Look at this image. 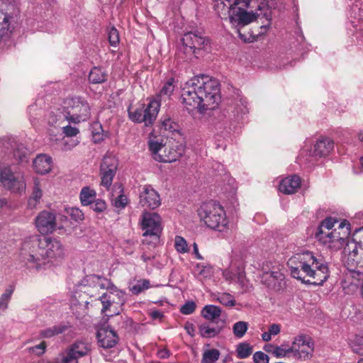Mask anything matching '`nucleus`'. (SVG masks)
I'll return each instance as SVG.
<instances>
[{
    "mask_svg": "<svg viewBox=\"0 0 363 363\" xmlns=\"http://www.w3.org/2000/svg\"><path fill=\"white\" fill-rule=\"evenodd\" d=\"M284 274L279 268H273L269 272H264L262 277V281L268 287L278 289L284 284Z\"/></svg>",
    "mask_w": 363,
    "mask_h": 363,
    "instance_id": "nucleus-23",
    "label": "nucleus"
},
{
    "mask_svg": "<svg viewBox=\"0 0 363 363\" xmlns=\"http://www.w3.org/2000/svg\"><path fill=\"white\" fill-rule=\"evenodd\" d=\"M69 347L79 358L88 355L91 350V343L84 340H78L70 345Z\"/></svg>",
    "mask_w": 363,
    "mask_h": 363,
    "instance_id": "nucleus-29",
    "label": "nucleus"
},
{
    "mask_svg": "<svg viewBox=\"0 0 363 363\" xmlns=\"http://www.w3.org/2000/svg\"><path fill=\"white\" fill-rule=\"evenodd\" d=\"M65 257V249L57 238L38 235L25 238L18 252L19 262L27 269L37 272L58 265Z\"/></svg>",
    "mask_w": 363,
    "mask_h": 363,
    "instance_id": "nucleus-1",
    "label": "nucleus"
},
{
    "mask_svg": "<svg viewBox=\"0 0 363 363\" xmlns=\"http://www.w3.org/2000/svg\"><path fill=\"white\" fill-rule=\"evenodd\" d=\"M149 150L152 154L153 159L157 162L159 161H169L174 160L172 157H162L161 152H164L166 147L162 142H159L157 140H155L150 137L148 140Z\"/></svg>",
    "mask_w": 363,
    "mask_h": 363,
    "instance_id": "nucleus-28",
    "label": "nucleus"
},
{
    "mask_svg": "<svg viewBox=\"0 0 363 363\" xmlns=\"http://www.w3.org/2000/svg\"><path fill=\"white\" fill-rule=\"evenodd\" d=\"M360 249L362 248L354 240L348 241L344 248L342 261L351 272L362 274L359 269L363 267V259L359 256Z\"/></svg>",
    "mask_w": 363,
    "mask_h": 363,
    "instance_id": "nucleus-14",
    "label": "nucleus"
},
{
    "mask_svg": "<svg viewBox=\"0 0 363 363\" xmlns=\"http://www.w3.org/2000/svg\"><path fill=\"white\" fill-rule=\"evenodd\" d=\"M79 198L83 206H89L96 199V192L89 186H84L81 190Z\"/></svg>",
    "mask_w": 363,
    "mask_h": 363,
    "instance_id": "nucleus-33",
    "label": "nucleus"
},
{
    "mask_svg": "<svg viewBox=\"0 0 363 363\" xmlns=\"http://www.w3.org/2000/svg\"><path fill=\"white\" fill-rule=\"evenodd\" d=\"M62 130L63 133L67 137H74L76 136L79 133V130L77 128L72 127L71 125H66L63 127Z\"/></svg>",
    "mask_w": 363,
    "mask_h": 363,
    "instance_id": "nucleus-61",
    "label": "nucleus"
},
{
    "mask_svg": "<svg viewBox=\"0 0 363 363\" xmlns=\"http://www.w3.org/2000/svg\"><path fill=\"white\" fill-rule=\"evenodd\" d=\"M118 189L119 190L118 192L120 194L114 200H113V205L118 208H124L127 205L128 200V198L124 194H123V189L121 187V186H119Z\"/></svg>",
    "mask_w": 363,
    "mask_h": 363,
    "instance_id": "nucleus-49",
    "label": "nucleus"
},
{
    "mask_svg": "<svg viewBox=\"0 0 363 363\" xmlns=\"http://www.w3.org/2000/svg\"><path fill=\"white\" fill-rule=\"evenodd\" d=\"M253 361L255 363H269V358L264 352L258 351L253 354Z\"/></svg>",
    "mask_w": 363,
    "mask_h": 363,
    "instance_id": "nucleus-59",
    "label": "nucleus"
},
{
    "mask_svg": "<svg viewBox=\"0 0 363 363\" xmlns=\"http://www.w3.org/2000/svg\"><path fill=\"white\" fill-rule=\"evenodd\" d=\"M63 108L66 112V119L74 123L86 121L91 116V106L82 96L67 98L63 102Z\"/></svg>",
    "mask_w": 363,
    "mask_h": 363,
    "instance_id": "nucleus-7",
    "label": "nucleus"
},
{
    "mask_svg": "<svg viewBox=\"0 0 363 363\" xmlns=\"http://www.w3.org/2000/svg\"><path fill=\"white\" fill-rule=\"evenodd\" d=\"M201 315L211 323L217 322V320L220 317L221 309L215 305H206L202 308Z\"/></svg>",
    "mask_w": 363,
    "mask_h": 363,
    "instance_id": "nucleus-30",
    "label": "nucleus"
},
{
    "mask_svg": "<svg viewBox=\"0 0 363 363\" xmlns=\"http://www.w3.org/2000/svg\"><path fill=\"white\" fill-rule=\"evenodd\" d=\"M106 78V73L99 67H94L89 74V81L91 84H101Z\"/></svg>",
    "mask_w": 363,
    "mask_h": 363,
    "instance_id": "nucleus-36",
    "label": "nucleus"
},
{
    "mask_svg": "<svg viewBox=\"0 0 363 363\" xmlns=\"http://www.w3.org/2000/svg\"><path fill=\"white\" fill-rule=\"evenodd\" d=\"M35 226L40 233H52L55 228L54 213L43 211L35 218Z\"/></svg>",
    "mask_w": 363,
    "mask_h": 363,
    "instance_id": "nucleus-21",
    "label": "nucleus"
},
{
    "mask_svg": "<svg viewBox=\"0 0 363 363\" xmlns=\"http://www.w3.org/2000/svg\"><path fill=\"white\" fill-rule=\"evenodd\" d=\"M150 287V284L149 280L147 279H140L137 281V283L132 286L130 291L135 294H138L146 290Z\"/></svg>",
    "mask_w": 363,
    "mask_h": 363,
    "instance_id": "nucleus-50",
    "label": "nucleus"
},
{
    "mask_svg": "<svg viewBox=\"0 0 363 363\" xmlns=\"http://www.w3.org/2000/svg\"><path fill=\"white\" fill-rule=\"evenodd\" d=\"M235 352L239 359H246L252 354L253 347L247 342H242L237 345Z\"/></svg>",
    "mask_w": 363,
    "mask_h": 363,
    "instance_id": "nucleus-37",
    "label": "nucleus"
},
{
    "mask_svg": "<svg viewBox=\"0 0 363 363\" xmlns=\"http://www.w3.org/2000/svg\"><path fill=\"white\" fill-rule=\"evenodd\" d=\"M108 289L106 292L98 293L96 300H99L102 304V313L113 316L120 313L121 307L125 302V294L116 287Z\"/></svg>",
    "mask_w": 363,
    "mask_h": 363,
    "instance_id": "nucleus-8",
    "label": "nucleus"
},
{
    "mask_svg": "<svg viewBox=\"0 0 363 363\" xmlns=\"http://www.w3.org/2000/svg\"><path fill=\"white\" fill-rule=\"evenodd\" d=\"M350 24L357 40L363 43V0H354L347 12Z\"/></svg>",
    "mask_w": 363,
    "mask_h": 363,
    "instance_id": "nucleus-15",
    "label": "nucleus"
},
{
    "mask_svg": "<svg viewBox=\"0 0 363 363\" xmlns=\"http://www.w3.org/2000/svg\"><path fill=\"white\" fill-rule=\"evenodd\" d=\"M143 115V111L142 109H136L133 112H129L130 120L136 123H145Z\"/></svg>",
    "mask_w": 363,
    "mask_h": 363,
    "instance_id": "nucleus-56",
    "label": "nucleus"
},
{
    "mask_svg": "<svg viewBox=\"0 0 363 363\" xmlns=\"http://www.w3.org/2000/svg\"><path fill=\"white\" fill-rule=\"evenodd\" d=\"M181 100L189 111L197 110L203 114L214 110L221 102L220 82L208 76L194 77L182 87Z\"/></svg>",
    "mask_w": 363,
    "mask_h": 363,
    "instance_id": "nucleus-2",
    "label": "nucleus"
},
{
    "mask_svg": "<svg viewBox=\"0 0 363 363\" xmlns=\"http://www.w3.org/2000/svg\"><path fill=\"white\" fill-rule=\"evenodd\" d=\"M174 88V79L170 78L164 84L163 86L162 87L157 96L160 99L158 101L160 102L161 101H165L166 100L169 99L173 94Z\"/></svg>",
    "mask_w": 363,
    "mask_h": 363,
    "instance_id": "nucleus-34",
    "label": "nucleus"
},
{
    "mask_svg": "<svg viewBox=\"0 0 363 363\" xmlns=\"http://www.w3.org/2000/svg\"><path fill=\"white\" fill-rule=\"evenodd\" d=\"M67 329V327L66 325L60 324L43 330L40 332V335L43 337L50 338L59 334L63 333L66 331Z\"/></svg>",
    "mask_w": 363,
    "mask_h": 363,
    "instance_id": "nucleus-39",
    "label": "nucleus"
},
{
    "mask_svg": "<svg viewBox=\"0 0 363 363\" xmlns=\"http://www.w3.org/2000/svg\"><path fill=\"white\" fill-rule=\"evenodd\" d=\"M118 167L117 159L111 155H106L101 162L100 172L102 186L107 189L111 186Z\"/></svg>",
    "mask_w": 363,
    "mask_h": 363,
    "instance_id": "nucleus-18",
    "label": "nucleus"
},
{
    "mask_svg": "<svg viewBox=\"0 0 363 363\" xmlns=\"http://www.w3.org/2000/svg\"><path fill=\"white\" fill-rule=\"evenodd\" d=\"M43 196L42 185L38 177L33 178V187L30 196L28 199V208H35L40 202Z\"/></svg>",
    "mask_w": 363,
    "mask_h": 363,
    "instance_id": "nucleus-26",
    "label": "nucleus"
},
{
    "mask_svg": "<svg viewBox=\"0 0 363 363\" xmlns=\"http://www.w3.org/2000/svg\"><path fill=\"white\" fill-rule=\"evenodd\" d=\"M182 41L184 52L188 55H196L200 50H207L209 45L208 39L199 30L185 33Z\"/></svg>",
    "mask_w": 363,
    "mask_h": 363,
    "instance_id": "nucleus-13",
    "label": "nucleus"
},
{
    "mask_svg": "<svg viewBox=\"0 0 363 363\" xmlns=\"http://www.w3.org/2000/svg\"><path fill=\"white\" fill-rule=\"evenodd\" d=\"M67 213L77 222L82 221L84 218L83 212L78 208L72 207L69 208Z\"/></svg>",
    "mask_w": 363,
    "mask_h": 363,
    "instance_id": "nucleus-55",
    "label": "nucleus"
},
{
    "mask_svg": "<svg viewBox=\"0 0 363 363\" xmlns=\"http://www.w3.org/2000/svg\"><path fill=\"white\" fill-rule=\"evenodd\" d=\"M52 167V157L48 155L40 154L33 160V168L38 174H45L50 172Z\"/></svg>",
    "mask_w": 363,
    "mask_h": 363,
    "instance_id": "nucleus-25",
    "label": "nucleus"
},
{
    "mask_svg": "<svg viewBox=\"0 0 363 363\" xmlns=\"http://www.w3.org/2000/svg\"><path fill=\"white\" fill-rule=\"evenodd\" d=\"M268 331L272 336L278 335L281 331V326L279 324L274 323L269 325Z\"/></svg>",
    "mask_w": 363,
    "mask_h": 363,
    "instance_id": "nucleus-62",
    "label": "nucleus"
},
{
    "mask_svg": "<svg viewBox=\"0 0 363 363\" xmlns=\"http://www.w3.org/2000/svg\"><path fill=\"white\" fill-rule=\"evenodd\" d=\"M13 294L12 289H6L0 297V315L5 312L9 308L11 295Z\"/></svg>",
    "mask_w": 363,
    "mask_h": 363,
    "instance_id": "nucleus-41",
    "label": "nucleus"
},
{
    "mask_svg": "<svg viewBox=\"0 0 363 363\" xmlns=\"http://www.w3.org/2000/svg\"><path fill=\"white\" fill-rule=\"evenodd\" d=\"M300 186L301 178L294 174L283 179L279 183V190L285 194H293Z\"/></svg>",
    "mask_w": 363,
    "mask_h": 363,
    "instance_id": "nucleus-24",
    "label": "nucleus"
},
{
    "mask_svg": "<svg viewBox=\"0 0 363 363\" xmlns=\"http://www.w3.org/2000/svg\"><path fill=\"white\" fill-rule=\"evenodd\" d=\"M248 328V323L245 321H238L233 326V334L238 338L242 337Z\"/></svg>",
    "mask_w": 363,
    "mask_h": 363,
    "instance_id": "nucleus-45",
    "label": "nucleus"
},
{
    "mask_svg": "<svg viewBox=\"0 0 363 363\" xmlns=\"http://www.w3.org/2000/svg\"><path fill=\"white\" fill-rule=\"evenodd\" d=\"M160 129L167 134L175 135L179 133V125L169 116H163L160 119Z\"/></svg>",
    "mask_w": 363,
    "mask_h": 363,
    "instance_id": "nucleus-31",
    "label": "nucleus"
},
{
    "mask_svg": "<svg viewBox=\"0 0 363 363\" xmlns=\"http://www.w3.org/2000/svg\"><path fill=\"white\" fill-rule=\"evenodd\" d=\"M228 3L232 23L244 26L261 15L269 19L267 0H228Z\"/></svg>",
    "mask_w": 363,
    "mask_h": 363,
    "instance_id": "nucleus-4",
    "label": "nucleus"
},
{
    "mask_svg": "<svg viewBox=\"0 0 363 363\" xmlns=\"http://www.w3.org/2000/svg\"><path fill=\"white\" fill-rule=\"evenodd\" d=\"M351 347L354 352L363 355V338L356 337L351 343Z\"/></svg>",
    "mask_w": 363,
    "mask_h": 363,
    "instance_id": "nucleus-52",
    "label": "nucleus"
},
{
    "mask_svg": "<svg viewBox=\"0 0 363 363\" xmlns=\"http://www.w3.org/2000/svg\"><path fill=\"white\" fill-rule=\"evenodd\" d=\"M235 114L238 118H242V116L248 113V108L245 99L240 97L239 100L236 101L234 105Z\"/></svg>",
    "mask_w": 363,
    "mask_h": 363,
    "instance_id": "nucleus-40",
    "label": "nucleus"
},
{
    "mask_svg": "<svg viewBox=\"0 0 363 363\" xmlns=\"http://www.w3.org/2000/svg\"><path fill=\"white\" fill-rule=\"evenodd\" d=\"M174 247L179 253L184 254L189 252L186 240L179 235H177L174 238Z\"/></svg>",
    "mask_w": 363,
    "mask_h": 363,
    "instance_id": "nucleus-47",
    "label": "nucleus"
},
{
    "mask_svg": "<svg viewBox=\"0 0 363 363\" xmlns=\"http://www.w3.org/2000/svg\"><path fill=\"white\" fill-rule=\"evenodd\" d=\"M184 150L182 147H177V149L169 147L167 149V147H165L163 152V154H162V157H172L174 160H171L169 161H159L160 162H173L177 160H178L183 155Z\"/></svg>",
    "mask_w": 363,
    "mask_h": 363,
    "instance_id": "nucleus-38",
    "label": "nucleus"
},
{
    "mask_svg": "<svg viewBox=\"0 0 363 363\" xmlns=\"http://www.w3.org/2000/svg\"><path fill=\"white\" fill-rule=\"evenodd\" d=\"M350 224L344 220L339 224L338 228L342 230L341 233L335 229L333 231H328L321 228H318L315 233V238L323 245H326L333 250L340 249L345 243V238L350 234Z\"/></svg>",
    "mask_w": 363,
    "mask_h": 363,
    "instance_id": "nucleus-11",
    "label": "nucleus"
},
{
    "mask_svg": "<svg viewBox=\"0 0 363 363\" xmlns=\"http://www.w3.org/2000/svg\"><path fill=\"white\" fill-rule=\"evenodd\" d=\"M219 356L220 352L218 350L211 349L206 350L203 354L201 363H214L216 360L218 359Z\"/></svg>",
    "mask_w": 363,
    "mask_h": 363,
    "instance_id": "nucleus-44",
    "label": "nucleus"
},
{
    "mask_svg": "<svg viewBox=\"0 0 363 363\" xmlns=\"http://www.w3.org/2000/svg\"><path fill=\"white\" fill-rule=\"evenodd\" d=\"M220 332L218 327H213L210 323H202L199 326V333L202 337L211 338L216 336Z\"/></svg>",
    "mask_w": 363,
    "mask_h": 363,
    "instance_id": "nucleus-35",
    "label": "nucleus"
},
{
    "mask_svg": "<svg viewBox=\"0 0 363 363\" xmlns=\"http://www.w3.org/2000/svg\"><path fill=\"white\" fill-rule=\"evenodd\" d=\"M45 348H46L45 342H42L35 346L28 347L26 349V351L30 354H34L36 356H40L45 353Z\"/></svg>",
    "mask_w": 363,
    "mask_h": 363,
    "instance_id": "nucleus-53",
    "label": "nucleus"
},
{
    "mask_svg": "<svg viewBox=\"0 0 363 363\" xmlns=\"http://www.w3.org/2000/svg\"><path fill=\"white\" fill-rule=\"evenodd\" d=\"M314 345L311 338L306 335H298L291 343L293 357L298 359H306L311 357Z\"/></svg>",
    "mask_w": 363,
    "mask_h": 363,
    "instance_id": "nucleus-17",
    "label": "nucleus"
},
{
    "mask_svg": "<svg viewBox=\"0 0 363 363\" xmlns=\"http://www.w3.org/2000/svg\"><path fill=\"white\" fill-rule=\"evenodd\" d=\"M160 102L157 99L150 101L147 108L143 111L145 124L146 126L152 125L158 114Z\"/></svg>",
    "mask_w": 363,
    "mask_h": 363,
    "instance_id": "nucleus-27",
    "label": "nucleus"
},
{
    "mask_svg": "<svg viewBox=\"0 0 363 363\" xmlns=\"http://www.w3.org/2000/svg\"><path fill=\"white\" fill-rule=\"evenodd\" d=\"M79 359L69 347L61 354L62 363H79Z\"/></svg>",
    "mask_w": 363,
    "mask_h": 363,
    "instance_id": "nucleus-43",
    "label": "nucleus"
},
{
    "mask_svg": "<svg viewBox=\"0 0 363 363\" xmlns=\"http://www.w3.org/2000/svg\"><path fill=\"white\" fill-rule=\"evenodd\" d=\"M291 276L306 284L322 285L329 277L327 262L310 251L297 253L287 262Z\"/></svg>",
    "mask_w": 363,
    "mask_h": 363,
    "instance_id": "nucleus-3",
    "label": "nucleus"
},
{
    "mask_svg": "<svg viewBox=\"0 0 363 363\" xmlns=\"http://www.w3.org/2000/svg\"><path fill=\"white\" fill-rule=\"evenodd\" d=\"M141 228L143 231V242L147 245H155L160 239L162 230L161 218L156 213L144 211L141 220Z\"/></svg>",
    "mask_w": 363,
    "mask_h": 363,
    "instance_id": "nucleus-10",
    "label": "nucleus"
},
{
    "mask_svg": "<svg viewBox=\"0 0 363 363\" xmlns=\"http://www.w3.org/2000/svg\"><path fill=\"white\" fill-rule=\"evenodd\" d=\"M157 356L160 359H166L169 356V351L167 349L160 350L157 352Z\"/></svg>",
    "mask_w": 363,
    "mask_h": 363,
    "instance_id": "nucleus-63",
    "label": "nucleus"
},
{
    "mask_svg": "<svg viewBox=\"0 0 363 363\" xmlns=\"http://www.w3.org/2000/svg\"><path fill=\"white\" fill-rule=\"evenodd\" d=\"M0 152L10 157L11 155L17 161L27 162L29 150L23 144L18 143L14 138L3 139L1 142Z\"/></svg>",
    "mask_w": 363,
    "mask_h": 363,
    "instance_id": "nucleus-16",
    "label": "nucleus"
},
{
    "mask_svg": "<svg viewBox=\"0 0 363 363\" xmlns=\"http://www.w3.org/2000/svg\"><path fill=\"white\" fill-rule=\"evenodd\" d=\"M225 0H213V8L221 19L227 18V9L225 4Z\"/></svg>",
    "mask_w": 363,
    "mask_h": 363,
    "instance_id": "nucleus-46",
    "label": "nucleus"
},
{
    "mask_svg": "<svg viewBox=\"0 0 363 363\" xmlns=\"http://www.w3.org/2000/svg\"><path fill=\"white\" fill-rule=\"evenodd\" d=\"M19 9L9 0H0V43L9 39L18 26Z\"/></svg>",
    "mask_w": 363,
    "mask_h": 363,
    "instance_id": "nucleus-6",
    "label": "nucleus"
},
{
    "mask_svg": "<svg viewBox=\"0 0 363 363\" xmlns=\"http://www.w3.org/2000/svg\"><path fill=\"white\" fill-rule=\"evenodd\" d=\"M108 40L112 46H116L119 43V33L115 28H111L108 32Z\"/></svg>",
    "mask_w": 363,
    "mask_h": 363,
    "instance_id": "nucleus-58",
    "label": "nucleus"
},
{
    "mask_svg": "<svg viewBox=\"0 0 363 363\" xmlns=\"http://www.w3.org/2000/svg\"><path fill=\"white\" fill-rule=\"evenodd\" d=\"M228 186H232L231 190H230V194H231V197H232V201H231L232 211L236 212L237 208L238 206V203L237 199L234 197V196L235 195V192L238 189V184L233 178L228 177Z\"/></svg>",
    "mask_w": 363,
    "mask_h": 363,
    "instance_id": "nucleus-48",
    "label": "nucleus"
},
{
    "mask_svg": "<svg viewBox=\"0 0 363 363\" xmlns=\"http://www.w3.org/2000/svg\"><path fill=\"white\" fill-rule=\"evenodd\" d=\"M98 344L103 349L102 354L107 361L112 360L118 354L116 345L119 337L116 332L108 326L100 328L96 334Z\"/></svg>",
    "mask_w": 363,
    "mask_h": 363,
    "instance_id": "nucleus-12",
    "label": "nucleus"
},
{
    "mask_svg": "<svg viewBox=\"0 0 363 363\" xmlns=\"http://www.w3.org/2000/svg\"><path fill=\"white\" fill-rule=\"evenodd\" d=\"M91 208L96 213H101L106 208V203L104 200L96 199L92 203Z\"/></svg>",
    "mask_w": 363,
    "mask_h": 363,
    "instance_id": "nucleus-60",
    "label": "nucleus"
},
{
    "mask_svg": "<svg viewBox=\"0 0 363 363\" xmlns=\"http://www.w3.org/2000/svg\"><path fill=\"white\" fill-rule=\"evenodd\" d=\"M139 204L145 208L155 209L161 204L160 195L151 186L145 185L140 193Z\"/></svg>",
    "mask_w": 363,
    "mask_h": 363,
    "instance_id": "nucleus-20",
    "label": "nucleus"
},
{
    "mask_svg": "<svg viewBox=\"0 0 363 363\" xmlns=\"http://www.w3.org/2000/svg\"><path fill=\"white\" fill-rule=\"evenodd\" d=\"M243 269V263L241 259H239L235 263L232 262L230 264V272H228V279L242 282L244 279Z\"/></svg>",
    "mask_w": 363,
    "mask_h": 363,
    "instance_id": "nucleus-32",
    "label": "nucleus"
},
{
    "mask_svg": "<svg viewBox=\"0 0 363 363\" xmlns=\"http://www.w3.org/2000/svg\"><path fill=\"white\" fill-rule=\"evenodd\" d=\"M198 214L208 228L220 232L226 228L225 211L219 203L213 201L203 203L200 206Z\"/></svg>",
    "mask_w": 363,
    "mask_h": 363,
    "instance_id": "nucleus-5",
    "label": "nucleus"
},
{
    "mask_svg": "<svg viewBox=\"0 0 363 363\" xmlns=\"http://www.w3.org/2000/svg\"><path fill=\"white\" fill-rule=\"evenodd\" d=\"M334 149V141L327 136H320L313 145L311 155L315 157H325Z\"/></svg>",
    "mask_w": 363,
    "mask_h": 363,
    "instance_id": "nucleus-22",
    "label": "nucleus"
},
{
    "mask_svg": "<svg viewBox=\"0 0 363 363\" xmlns=\"http://www.w3.org/2000/svg\"><path fill=\"white\" fill-rule=\"evenodd\" d=\"M196 268L198 275L201 278H209L213 274V269L211 266H204L201 264H197Z\"/></svg>",
    "mask_w": 363,
    "mask_h": 363,
    "instance_id": "nucleus-51",
    "label": "nucleus"
},
{
    "mask_svg": "<svg viewBox=\"0 0 363 363\" xmlns=\"http://www.w3.org/2000/svg\"><path fill=\"white\" fill-rule=\"evenodd\" d=\"M196 308V304L193 301H186L180 308V312L184 315L192 314Z\"/></svg>",
    "mask_w": 363,
    "mask_h": 363,
    "instance_id": "nucleus-54",
    "label": "nucleus"
},
{
    "mask_svg": "<svg viewBox=\"0 0 363 363\" xmlns=\"http://www.w3.org/2000/svg\"><path fill=\"white\" fill-rule=\"evenodd\" d=\"M336 223L337 220L335 218L329 217L323 220L318 227L321 228V229H325L327 230L328 231H330Z\"/></svg>",
    "mask_w": 363,
    "mask_h": 363,
    "instance_id": "nucleus-57",
    "label": "nucleus"
},
{
    "mask_svg": "<svg viewBox=\"0 0 363 363\" xmlns=\"http://www.w3.org/2000/svg\"><path fill=\"white\" fill-rule=\"evenodd\" d=\"M273 355L277 358H285L293 357V350L291 346H276Z\"/></svg>",
    "mask_w": 363,
    "mask_h": 363,
    "instance_id": "nucleus-42",
    "label": "nucleus"
},
{
    "mask_svg": "<svg viewBox=\"0 0 363 363\" xmlns=\"http://www.w3.org/2000/svg\"><path fill=\"white\" fill-rule=\"evenodd\" d=\"M184 328L189 335L191 337L194 336L195 329L192 323H186Z\"/></svg>",
    "mask_w": 363,
    "mask_h": 363,
    "instance_id": "nucleus-64",
    "label": "nucleus"
},
{
    "mask_svg": "<svg viewBox=\"0 0 363 363\" xmlns=\"http://www.w3.org/2000/svg\"><path fill=\"white\" fill-rule=\"evenodd\" d=\"M84 282L85 286H87V289L84 291L90 297L96 298L98 293L100 290L108 289L111 283L106 279L102 278L95 274H90L86 276Z\"/></svg>",
    "mask_w": 363,
    "mask_h": 363,
    "instance_id": "nucleus-19",
    "label": "nucleus"
},
{
    "mask_svg": "<svg viewBox=\"0 0 363 363\" xmlns=\"http://www.w3.org/2000/svg\"><path fill=\"white\" fill-rule=\"evenodd\" d=\"M0 182L11 192L19 195L26 193V183L23 172L13 170L11 166H0Z\"/></svg>",
    "mask_w": 363,
    "mask_h": 363,
    "instance_id": "nucleus-9",
    "label": "nucleus"
}]
</instances>
